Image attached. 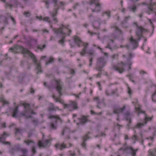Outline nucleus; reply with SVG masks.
Instances as JSON below:
<instances>
[{
    "label": "nucleus",
    "mask_w": 156,
    "mask_h": 156,
    "mask_svg": "<svg viewBox=\"0 0 156 156\" xmlns=\"http://www.w3.org/2000/svg\"><path fill=\"white\" fill-rule=\"evenodd\" d=\"M101 74V73H99L95 75L94 76H95L97 78H99L100 77Z\"/></svg>",
    "instance_id": "obj_55"
},
{
    "label": "nucleus",
    "mask_w": 156,
    "mask_h": 156,
    "mask_svg": "<svg viewBox=\"0 0 156 156\" xmlns=\"http://www.w3.org/2000/svg\"><path fill=\"white\" fill-rule=\"evenodd\" d=\"M155 150H154V152H150V154L151 156H155Z\"/></svg>",
    "instance_id": "obj_56"
},
{
    "label": "nucleus",
    "mask_w": 156,
    "mask_h": 156,
    "mask_svg": "<svg viewBox=\"0 0 156 156\" xmlns=\"http://www.w3.org/2000/svg\"><path fill=\"white\" fill-rule=\"evenodd\" d=\"M64 108H67L70 111H73L78 108L77 105V104L74 102H73L70 104H65L64 103Z\"/></svg>",
    "instance_id": "obj_7"
},
{
    "label": "nucleus",
    "mask_w": 156,
    "mask_h": 156,
    "mask_svg": "<svg viewBox=\"0 0 156 156\" xmlns=\"http://www.w3.org/2000/svg\"><path fill=\"white\" fill-rule=\"evenodd\" d=\"M0 142L2 143V144L5 145H11L9 141H3L2 140L1 137H0Z\"/></svg>",
    "instance_id": "obj_38"
},
{
    "label": "nucleus",
    "mask_w": 156,
    "mask_h": 156,
    "mask_svg": "<svg viewBox=\"0 0 156 156\" xmlns=\"http://www.w3.org/2000/svg\"><path fill=\"white\" fill-rule=\"evenodd\" d=\"M137 110L139 111V114L141 113L144 114L145 113V111H142L140 108H138Z\"/></svg>",
    "instance_id": "obj_51"
},
{
    "label": "nucleus",
    "mask_w": 156,
    "mask_h": 156,
    "mask_svg": "<svg viewBox=\"0 0 156 156\" xmlns=\"http://www.w3.org/2000/svg\"><path fill=\"white\" fill-rule=\"evenodd\" d=\"M94 100H97V107L99 108H101L104 107L105 105V102L104 99H102L99 100V97H95L94 98Z\"/></svg>",
    "instance_id": "obj_8"
},
{
    "label": "nucleus",
    "mask_w": 156,
    "mask_h": 156,
    "mask_svg": "<svg viewBox=\"0 0 156 156\" xmlns=\"http://www.w3.org/2000/svg\"><path fill=\"white\" fill-rule=\"evenodd\" d=\"M54 61V58L52 57H50L49 60L48 61H46L45 64L47 65L49 63L53 62Z\"/></svg>",
    "instance_id": "obj_33"
},
{
    "label": "nucleus",
    "mask_w": 156,
    "mask_h": 156,
    "mask_svg": "<svg viewBox=\"0 0 156 156\" xmlns=\"http://www.w3.org/2000/svg\"><path fill=\"white\" fill-rule=\"evenodd\" d=\"M110 42H109L108 43L107 46H106L105 48H108L110 50H112V47H113L115 46V45L114 43L113 40L110 39Z\"/></svg>",
    "instance_id": "obj_23"
},
{
    "label": "nucleus",
    "mask_w": 156,
    "mask_h": 156,
    "mask_svg": "<svg viewBox=\"0 0 156 156\" xmlns=\"http://www.w3.org/2000/svg\"><path fill=\"white\" fill-rule=\"evenodd\" d=\"M31 151L34 154H35L36 151V149L35 147L34 146H33L32 147Z\"/></svg>",
    "instance_id": "obj_48"
},
{
    "label": "nucleus",
    "mask_w": 156,
    "mask_h": 156,
    "mask_svg": "<svg viewBox=\"0 0 156 156\" xmlns=\"http://www.w3.org/2000/svg\"><path fill=\"white\" fill-rule=\"evenodd\" d=\"M79 119L80 120L81 122L78 124H80L82 123H85L87 121V118L84 116H82L81 118L80 119L79 118Z\"/></svg>",
    "instance_id": "obj_31"
},
{
    "label": "nucleus",
    "mask_w": 156,
    "mask_h": 156,
    "mask_svg": "<svg viewBox=\"0 0 156 156\" xmlns=\"http://www.w3.org/2000/svg\"><path fill=\"white\" fill-rule=\"evenodd\" d=\"M124 115L126 120L129 121V123H131V118L134 116L133 114L131 113L129 111H128L124 114Z\"/></svg>",
    "instance_id": "obj_14"
},
{
    "label": "nucleus",
    "mask_w": 156,
    "mask_h": 156,
    "mask_svg": "<svg viewBox=\"0 0 156 156\" xmlns=\"http://www.w3.org/2000/svg\"><path fill=\"white\" fill-rule=\"evenodd\" d=\"M44 85L46 86V87H47L48 89H50V87L49 86H48L47 85V83L46 82H44Z\"/></svg>",
    "instance_id": "obj_63"
},
{
    "label": "nucleus",
    "mask_w": 156,
    "mask_h": 156,
    "mask_svg": "<svg viewBox=\"0 0 156 156\" xmlns=\"http://www.w3.org/2000/svg\"><path fill=\"white\" fill-rule=\"evenodd\" d=\"M156 97V90L155 91L154 93L152 95V100L154 101V99L155 97Z\"/></svg>",
    "instance_id": "obj_53"
},
{
    "label": "nucleus",
    "mask_w": 156,
    "mask_h": 156,
    "mask_svg": "<svg viewBox=\"0 0 156 156\" xmlns=\"http://www.w3.org/2000/svg\"><path fill=\"white\" fill-rule=\"evenodd\" d=\"M111 28H113L115 32H119V34H122V31L120 30L119 28L116 25H113L111 27Z\"/></svg>",
    "instance_id": "obj_24"
},
{
    "label": "nucleus",
    "mask_w": 156,
    "mask_h": 156,
    "mask_svg": "<svg viewBox=\"0 0 156 156\" xmlns=\"http://www.w3.org/2000/svg\"><path fill=\"white\" fill-rule=\"evenodd\" d=\"M35 91L33 88H31L30 89V92L31 94L34 93Z\"/></svg>",
    "instance_id": "obj_60"
},
{
    "label": "nucleus",
    "mask_w": 156,
    "mask_h": 156,
    "mask_svg": "<svg viewBox=\"0 0 156 156\" xmlns=\"http://www.w3.org/2000/svg\"><path fill=\"white\" fill-rule=\"evenodd\" d=\"M18 106H16L15 108L12 109L11 108L10 109L12 111L13 114L12 115V116L13 117H16V115L18 111Z\"/></svg>",
    "instance_id": "obj_28"
},
{
    "label": "nucleus",
    "mask_w": 156,
    "mask_h": 156,
    "mask_svg": "<svg viewBox=\"0 0 156 156\" xmlns=\"http://www.w3.org/2000/svg\"><path fill=\"white\" fill-rule=\"evenodd\" d=\"M96 7L95 9H92V12H97L100 11L101 10V6L98 3L96 5Z\"/></svg>",
    "instance_id": "obj_29"
},
{
    "label": "nucleus",
    "mask_w": 156,
    "mask_h": 156,
    "mask_svg": "<svg viewBox=\"0 0 156 156\" xmlns=\"http://www.w3.org/2000/svg\"><path fill=\"white\" fill-rule=\"evenodd\" d=\"M59 108L58 107L55 106L52 103H50L49 104L48 107V110L49 112L52 111H56L57 110H59Z\"/></svg>",
    "instance_id": "obj_15"
},
{
    "label": "nucleus",
    "mask_w": 156,
    "mask_h": 156,
    "mask_svg": "<svg viewBox=\"0 0 156 156\" xmlns=\"http://www.w3.org/2000/svg\"><path fill=\"white\" fill-rule=\"evenodd\" d=\"M20 132V130L19 129H17V128H16V133H19Z\"/></svg>",
    "instance_id": "obj_61"
},
{
    "label": "nucleus",
    "mask_w": 156,
    "mask_h": 156,
    "mask_svg": "<svg viewBox=\"0 0 156 156\" xmlns=\"http://www.w3.org/2000/svg\"><path fill=\"white\" fill-rule=\"evenodd\" d=\"M50 127L52 129H55L56 128V126L52 122L50 123Z\"/></svg>",
    "instance_id": "obj_41"
},
{
    "label": "nucleus",
    "mask_w": 156,
    "mask_h": 156,
    "mask_svg": "<svg viewBox=\"0 0 156 156\" xmlns=\"http://www.w3.org/2000/svg\"><path fill=\"white\" fill-rule=\"evenodd\" d=\"M65 36H64L63 37L61 40L58 41V43H59L62 44V45H63V44L64 43V40L65 39Z\"/></svg>",
    "instance_id": "obj_43"
},
{
    "label": "nucleus",
    "mask_w": 156,
    "mask_h": 156,
    "mask_svg": "<svg viewBox=\"0 0 156 156\" xmlns=\"http://www.w3.org/2000/svg\"><path fill=\"white\" fill-rule=\"evenodd\" d=\"M128 8L130 11H132L133 12H135L137 9V7L135 5L132 6H130L128 7Z\"/></svg>",
    "instance_id": "obj_30"
},
{
    "label": "nucleus",
    "mask_w": 156,
    "mask_h": 156,
    "mask_svg": "<svg viewBox=\"0 0 156 156\" xmlns=\"http://www.w3.org/2000/svg\"><path fill=\"white\" fill-rule=\"evenodd\" d=\"M62 26L60 27L59 28H54L53 31L55 33H56L57 34H61L62 35H66V34L65 33L63 32V29L64 27H65L68 30L69 33L71 32V30L68 28L69 25H68L67 27H65L62 24Z\"/></svg>",
    "instance_id": "obj_4"
},
{
    "label": "nucleus",
    "mask_w": 156,
    "mask_h": 156,
    "mask_svg": "<svg viewBox=\"0 0 156 156\" xmlns=\"http://www.w3.org/2000/svg\"><path fill=\"white\" fill-rule=\"evenodd\" d=\"M11 19L12 21L14 23H15L16 21L15 20V19L13 18L12 16H11Z\"/></svg>",
    "instance_id": "obj_62"
},
{
    "label": "nucleus",
    "mask_w": 156,
    "mask_h": 156,
    "mask_svg": "<svg viewBox=\"0 0 156 156\" xmlns=\"http://www.w3.org/2000/svg\"><path fill=\"white\" fill-rule=\"evenodd\" d=\"M89 133H90L88 132V133L86 134L82 138V141L81 144V145L83 148H84L86 150L87 149L86 142L87 139L90 138V137L88 135V134Z\"/></svg>",
    "instance_id": "obj_12"
},
{
    "label": "nucleus",
    "mask_w": 156,
    "mask_h": 156,
    "mask_svg": "<svg viewBox=\"0 0 156 156\" xmlns=\"http://www.w3.org/2000/svg\"><path fill=\"white\" fill-rule=\"evenodd\" d=\"M48 118L50 119H52V118L55 119V122H56L57 120L56 119H58L59 120H61V118L58 116H55L54 115H51L50 116L48 117Z\"/></svg>",
    "instance_id": "obj_36"
},
{
    "label": "nucleus",
    "mask_w": 156,
    "mask_h": 156,
    "mask_svg": "<svg viewBox=\"0 0 156 156\" xmlns=\"http://www.w3.org/2000/svg\"><path fill=\"white\" fill-rule=\"evenodd\" d=\"M97 84L99 88H100V90H101V84L99 82H98L97 83Z\"/></svg>",
    "instance_id": "obj_64"
},
{
    "label": "nucleus",
    "mask_w": 156,
    "mask_h": 156,
    "mask_svg": "<svg viewBox=\"0 0 156 156\" xmlns=\"http://www.w3.org/2000/svg\"><path fill=\"white\" fill-rule=\"evenodd\" d=\"M0 101L3 102L4 105H8L9 103V102L5 100L3 98Z\"/></svg>",
    "instance_id": "obj_44"
},
{
    "label": "nucleus",
    "mask_w": 156,
    "mask_h": 156,
    "mask_svg": "<svg viewBox=\"0 0 156 156\" xmlns=\"http://www.w3.org/2000/svg\"><path fill=\"white\" fill-rule=\"evenodd\" d=\"M98 0H91L90 1V5H91L93 4H94L96 5V4H97L96 3V2H98Z\"/></svg>",
    "instance_id": "obj_45"
},
{
    "label": "nucleus",
    "mask_w": 156,
    "mask_h": 156,
    "mask_svg": "<svg viewBox=\"0 0 156 156\" xmlns=\"http://www.w3.org/2000/svg\"><path fill=\"white\" fill-rule=\"evenodd\" d=\"M21 104L24 107V111L20 113V115L25 116L26 118H28L31 117L30 115V114H35L33 111L30 108V104L24 103Z\"/></svg>",
    "instance_id": "obj_2"
},
{
    "label": "nucleus",
    "mask_w": 156,
    "mask_h": 156,
    "mask_svg": "<svg viewBox=\"0 0 156 156\" xmlns=\"http://www.w3.org/2000/svg\"><path fill=\"white\" fill-rule=\"evenodd\" d=\"M129 58L130 59L133 56V54L131 52H129Z\"/></svg>",
    "instance_id": "obj_57"
},
{
    "label": "nucleus",
    "mask_w": 156,
    "mask_h": 156,
    "mask_svg": "<svg viewBox=\"0 0 156 156\" xmlns=\"http://www.w3.org/2000/svg\"><path fill=\"white\" fill-rule=\"evenodd\" d=\"M17 151V150L16 147H14L10 149V153L11 155H13Z\"/></svg>",
    "instance_id": "obj_34"
},
{
    "label": "nucleus",
    "mask_w": 156,
    "mask_h": 156,
    "mask_svg": "<svg viewBox=\"0 0 156 156\" xmlns=\"http://www.w3.org/2000/svg\"><path fill=\"white\" fill-rule=\"evenodd\" d=\"M84 48L82 51L80 52V54L82 56H83L86 53V49L87 48L88 44V43H83Z\"/></svg>",
    "instance_id": "obj_21"
},
{
    "label": "nucleus",
    "mask_w": 156,
    "mask_h": 156,
    "mask_svg": "<svg viewBox=\"0 0 156 156\" xmlns=\"http://www.w3.org/2000/svg\"><path fill=\"white\" fill-rule=\"evenodd\" d=\"M151 119L152 118H151L146 117L145 118V122L144 123H138L137 124L135 127L139 128H141L147 123V121H151Z\"/></svg>",
    "instance_id": "obj_18"
},
{
    "label": "nucleus",
    "mask_w": 156,
    "mask_h": 156,
    "mask_svg": "<svg viewBox=\"0 0 156 156\" xmlns=\"http://www.w3.org/2000/svg\"><path fill=\"white\" fill-rule=\"evenodd\" d=\"M146 30L141 26L138 27L136 28V35L138 37V40L140 41L141 37H142V34L144 31H146Z\"/></svg>",
    "instance_id": "obj_6"
},
{
    "label": "nucleus",
    "mask_w": 156,
    "mask_h": 156,
    "mask_svg": "<svg viewBox=\"0 0 156 156\" xmlns=\"http://www.w3.org/2000/svg\"><path fill=\"white\" fill-rule=\"evenodd\" d=\"M74 41L77 46L80 47V44L82 43V41L79 37L76 36H74Z\"/></svg>",
    "instance_id": "obj_22"
},
{
    "label": "nucleus",
    "mask_w": 156,
    "mask_h": 156,
    "mask_svg": "<svg viewBox=\"0 0 156 156\" xmlns=\"http://www.w3.org/2000/svg\"><path fill=\"white\" fill-rule=\"evenodd\" d=\"M55 147L61 150L67 147L66 144L65 143V141H64L62 143H56L55 145Z\"/></svg>",
    "instance_id": "obj_16"
},
{
    "label": "nucleus",
    "mask_w": 156,
    "mask_h": 156,
    "mask_svg": "<svg viewBox=\"0 0 156 156\" xmlns=\"http://www.w3.org/2000/svg\"><path fill=\"white\" fill-rule=\"evenodd\" d=\"M55 85H56L55 88L57 90L59 94V97L60 98L62 94V90L63 83L60 82V81L57 80L55 82Z\"/></svg>",
    "instance_id": "obj_5"
},
{
    "label": "nucleus",
    "mask_w": 156,
    "mask_h": 156,
    "mask_svg": "<svg viewBox=\"0 0 156 156\" xmlns=\"http://www.w3.org/2000/svg\"><path fill=\"white\" fill-rule=\"evenodd\" d=\"M125 66V64L123 62H121L117 65H113L112 68L113 69L121 73L125 71L123 67Z\"/></svg>",
    "instance_id": "obj_3"
},
{
    "label": "nucleus",
    "mask_w": 156,
    "mask_h": 156,
    "mask_svg": "<svg viewBox=\"0 0 156 156\" xmlns=\"http://www.w3.org/2000/svg\"><path fill=\"white\" fill-rule=\"evenodd\" d=\"M87 54L92 55L94 54V51L92 50H90L87 52Z\"/></svg>",
    "instance_id": "obj_52"
},
{
    "label": "nucleus",
    "mask_w": 156,
    "mask_h": 156,
    "mask_svg": "<svg viewBox=\"0 0 156 156\" xmlns=\"http://www.w3.org/2000/svg\"><path fill=\"white\" fill-rule=\"evenodd\" d=\"M131 43V44L133 46L132 49H134L136 48L138 45V43L136 40L134 39L132 37H131L129 40Z\"/></svg>",
    "instance_id": "obj_19"
},
{
    "label": "nucleus",
    "mask_w": 156,
    "mask_h": 156,
    "mask_svg": "<svg viewBox=\"0 0 156 156\" xmlns=\"http://www.w3.org/2000/svg\"><path fill=\"white\" fill-rule=\"evenodd\" d=\"M23 54H27L30 57L33 59L34 63L36 65V69L37 70V73L38 74L39 73H42L41 64L39 63L36 60V57L32 53L30 52L28 49L27 48H24L22 51Z\"/></svg>",
    "instance_id": "obj_1"
},
{
    "label": "nucleus",
    "mask_w": 156,
    "mask_h": 156,
    "mask_svg": "<svg viewBox=\"0 0 156 156\" xmlns=\"http://www.w3.org/2000/svg\"><path fill=\"white\" fill-rule=\"evenodd\" d=\"M12 50V51L13 52H14L15 51V47H11L10 49L9 50Z\"/></svg>",
    "instance_id": "obj_59"
},
{
    "label": "nucleus",
    "mask_w": 156,
    "mask_h": 156,
    "mask_svg": "<svg viewBox=\"0 0 156 156\" xmlns=\"http://www.w3.org/2000/svg\"><path fill=\"white\" fill-rule=\"evenodd\" d=\"M59 8L56 9H54L52 12H50L51 15L53 19V20L54 21L55 23H56L58 22L56 16L58 13V11Z\"/></svg>",
    "instance_id": "obj_9"
},
{
    "label": "nucleus",
    "mask_w": 156,
    "mask_h": 156,
    "mask_svg": "<svg viewBox=\"0 0 156 156\" xmlns=\"http://www.w3.org/2000/svg\"><path fill=\"white\" fill-rule=\"evenodd\" d=\"M26 75L25 74H22L19 77V80L21 82H22L24 78L26 77Z\"/></svg>",
    "instance_id": "obj_35"
},
{
    "label": "nucleus",
    "mask_w": 156,
    "mask_h": 156,
    "mask_svg": "<svg viewBox=\"0 0 156 156\" xmlns=\"http://www.w3.org/2000/svg\"><path fill=\"white\" fill-rule=\"evenodd\" d=\"M68 133V134H69V129L67 128H65L63 130V131L62 132V135H64L65 133ZM65 139L67 140H69L70 139V137L69 134H68V135L66 137Z\"/></svg>",
    "instance_id": "obj_26"
},
{
    "label": "nucleus",
    "mask_w": 156,
    "mask_h": 156,
    "mask_svg": "<svg viewBox=\"0 0 156 156\" xmlns=\"http://www.w3.org/2000/svg\"><path fill=\"white\" fill-rule=\"evenodd\" d=\"M46 45H43V46L41 45H39L37 47L38 49H40L42 50L43 48H45Z\"/></svg>",
    "instance_id": "obj_46"
},
{
    "label": "nucleus",
    "mask_w": 156,
    "mask_h": 156,
    "mask_svg": "<svg viewBox=\"0 0 156 156\" xmlns=\"http://www.w3.org/2000/svg\"><path fill=\"white\" fill-rule=\"evenodd\" d=\"M30 40L31 41H34L35 43V44H36L37 42V40L36 39H34V38H31L30 39Z\"/></svg>",
    "instance_id": "obj_54"
},
{
    "label": "nucleus",
    "mask_w": 156,
    "mask_h": 156,
    "mask_svg": "<svg viewBox=\"0 0 156 156\" xmlns=\"http://www.w3.org/2000/svg\"><path fill=\"white\" fill-rule=\"evenodd\" d=\"M23 14L27 17H30L31 16V13L30 12H25Z\"/></svg>",
    "instance_id": "obj_42"
},
{
    "label": "nucleus",
    "mask_w": 156,
    "mask_h": 156,
    "mask_svg": "<svg viewBox=\"0 0 156 156\" xmlns=\"http://www.w3.org/2000/svg\"><path fill=\"white\" fill-rule=\"evenodd\" d=\"M130 46H131L130 45L127 44V45H126L125 47H126L127 48V49H130Z\"/></svg>",
    "instance_id": "obj_58"
},
{
    "label": "nucleus",
    "mask_w": 156,
    "mask_h": 156,
    "mask_svg": "<svg viewBox=\"0 0 156 156\" xmlns=\"http://www.w3.org/2000/svg\"><path fill=\"white\" fill-rule=\"evenodd\" d=\"M24 143L26 144L29 145L30 144L33 143V144H34V142L32 140H25L24 141Z\"/></svg>",
    "instance_id": "obj_37"
},
{
    "label": "nucleus",
    "mask_w": 156,
    "mask_h": 156,
    "mask_svg": "<svg viewBox=\"0 0 156 156\" xmlns=\"http://www.w3.org/2000/svg\"><path fill=\"white\" fill-rule=\"evenodd\" d=\"M129 150V151L131 153V154L132 156H136V153L138 150L137 149H133V148L130 147H126V148H124L123 147H121L119 149V150L120 151L121 150H123V151H126L127 150Z\"/></svg>",
    "instance_id": "obj_11"
},
{
    "label": "nucleus",
    "mask_w": 156,
    "mask_h": 156,
    "mask_svg": "<svg viewBox=\"0 0 156 156\" xmlns=\"http://www.w3.org/2000/svg\"><path fill=\"white\" fill-rule=\"evenodd\" d=\"M20 64L21 66H23L24 64L29 65L28 63L27 62L24 61H22L21 62Z\"/></svg>",
    "instance_id": "obj_47"
},
{
    "label": "nucleus",
    "mask_w": 156,
    "mask_h": 156,
    "mask_svg": "<svg viewBox=\"0 0 156 156\" xmlns=\"http://www.w3.org/2000/svg\"><path fill=\"white\" fill-rule=\"evenodd\" d=\"M106 14V15H107L108 16V18H109L110 17V11H109V12L105 11V12H104L102 13V16H104V14Z\"/></svg>",
    "instance_id": "obj_40"
},
{
    "label": "nucleus",
    "mask_w": 156,
    "mask_h": 156,
    "mask_svg": "<svg viewBox=\"0 0 156 156\" xmlns=\"http://www.w3.org/2000/svg\"><path fill=\"white\" fill-rule=\"evenodd\" d=\"M37 18L40 20H42L44 21H47L49 23H51V21L50 20V18L48 17L47 16L42 18V16H41L39 17L37 16Z\"/></svg>",
    "instance_id": "obj_27"
},
{
    "label": "nucleus",
    "mask_w": 156,
    "mask_h": 156,
    "mask_svg": "<svg viewBox=\"0 0 156 156\" xmlns=\"http://www.w3.org/2000/svg\"><path fill=\"white\" fill-rule=\"evenodd\" d=\"M97 66L104 67L106 64V61L103 57H100L97 59Z\"/></svg>",
    "instance_id": "obj_13"
},
{
    "label": "nucleus",
    "mask_w": 156,
    "mask_h": 156,
    "mask_svg": "<svg viewBox=\"0 0 156 156\" xmlns=\"http://www.w3.org/2000/svg\"><path fill=\"white\" fill-rule=\"evenodd\" d=\"M118 89H116L115 90L108 89L105 90V94L107 96H110L116 94L117 93Z\"/></svg>",
    "instance_id": "obj_17"
},
{
    "label": "nucleus",
    "mask_w": 156,
    "mask_h": 156,
    "mask_svg": "<svg viewBox=\"0 0 156 156\" xmlns=\"http://www.w3.org/2000/svg\"><path fill=\"white\" fill-rule=\"evenodd\" d=\"M20 150L22 152L23 155H21L20 156H27V150L26 148H22Z\"/></svg>",
    "instance_id": "obj_32"
},
{
    "label": "nucleus",
    "mask_w": 156,
    "mask_h": 156,
    "mask_svg": "<svg viewBox=\"0 0 156 156\" xmlns=\"http://www.w3.org/2000/svg\"><path fill=\"white\" fill-rule=\"evenodd\" d=\"M48 0H44L43 2L45 3V7L47 9L49 8V3L48 1Z\"/></svg>",
    "instance_id": "obj_39"
},
{
    "label": "nucleus",
    "mask_w": 156,
    "mask_h": 156,
    "mask_svg": "<svg viewBox=\"0 0 156 156\" xmlns=\"http://www.w3.org/2000/svg\"><path fill=\"white\" fill-rule=\"evenodd\" d=\"M128 94L129 95H131L132 94V91L131 90L130 88H129V87H128Z\"/></svg>",
    "instance_id": "obj_49"
},
{
    "label": "nucleus",
    "mask_w": 156,
    "mask_h": 156,
    "mask_svg": "<svg viewBox=\"0 0 156 156\" xmlns=\"http://www.w3.org/2000/svg\"><path fill=\"white\" fill-rule=\"evenodd\" d=\"M52 97L55 101V102H59L63 105L64 104V101L62 100L60 98H56L54 95H53Z\"/></svg>",
    "instance_id": "obj_25"
},
{
    "label": "nucleus",
    "mask_w": 156,
    "mask_h": 156,
    "mask_svg": "<svg viewBox=\"0 0 156 156\" xmlns=\"http://www.w3.org/2000/svg\"><path fill=\"white\" fill-rule=\"evenodd\" d=\"M50 141L49 139H47L44 141H39L38 143V145L39 147H46L50 146Z\"/></svg>",
    "instance_id": "obj_10"
},
{
    "label": "nucleus",
    "mask_w": 156,
    "mask_h": 156,
    "mask_svg": "<svg viewBox=\"0 0 156 156\" xmlns=\"http://www.w3.org/2000/svg\"><path fill=\"white\" fill-rule=\"evenodd\" d=\"M103 67H101V66H98V67L96 68V69L100 72H101V68H103Z\"/></svg>",
    "instance_id": "obj_50"
},
{
    "label": "nucleus",
    "mask_w": 156,
    "mask_h": 156,
    "mask_svg": "<svg viewBox=\"0 0 156 156\" xmlns=\"http://www.w3.org/2000/svg\"><path fill=\"white\" fill-rule=\"evenodd\" d=\"M126 109V106H124L122 108H118L115 109L114 111L113 112L115 114H118L119 113H123L124 110Z\"/></svg>",
    "instance_id": "obj_20"
}]
</instances>
